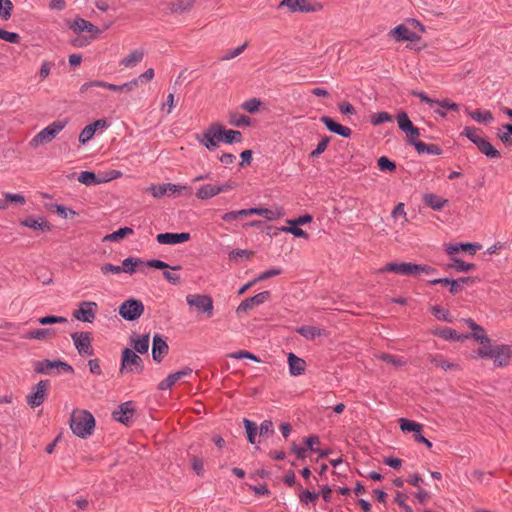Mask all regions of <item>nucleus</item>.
<instances>
[{"label":"nucleus","instance_id":"1","mask_svg":"<svg viewBox=\"0 0 512 512\" xmlns=\"http://www.w3.org/2000/svg\"><path fill=\"white\" fill-rule=\"evenodd\" d=\"M70 428L76 436L87 438L94 431L95 418L87 410H74L70 417Z\"/></svg>","mask_w":512,"mask_h":512},{"label":"nucleus","instance_id":"2","mask_svg":"<svg viewBox=\"0 0 512 512\" xmlns=\"http://www.w3.org/2000/svg\"><path fill=\"white\" fill-rule=\"evenodd\" d=\"M477 356L482 359H493L496 367H506L509 365L512 358V345L501 344L492 347L489 344L488 346L479 348Z\"/></svg>","mask_w":512,"mask_h":512},{"label":"nucleus","instance_id":"3","mask_svg":"<svg viewBox=\"0 0 512 512\" xmlns=\"http://www.w3.org/2000/svg\"><path fill=\"white\" fill-rule=\"evenodd\" d=\"M67 123L68 120L53 121L31 139L30 145L38 147L39 145L51 142L66 127Z\"/></svg>","mask_w":512,"mask_h":512},{"label":"nucleus","instance_id":"4","mask_svg":"<svg viewBox=\"0 0 512 512\" xmlns=\"http://www.w3.org/2000/svg\"><path fill=\"white\" fill-rule=\"evenodd\" d=\"M140 264H145L148 267L155 268V269H162V270L170 268V266L162 260L152 259V260H148V261L144 262L139 258L128 257L122 261V266H120V271L132 275L133 273H135L136 267ZM171 269L172 270H180L181 266H179V265L173 266V267H171Z\"/></svg>","mask_w":512,"mask_h":512},{"label":"nucleus","instance_id":"5","mask_svg":"<svg viewBox=\"0 0 512 512\" xmlns=\"http://www.w3.org/2000/svg\"><path fill=\"white\" fill-rule=\"evenodd\" d=\"M143 360L138 356L135 351L125 348L122 351L120 373H134L139 374L143 371Z\"/></svg>","mask_w":512,"mask_h":512},{"label":"nucleus","instance_id":"6","mask_svg":"<svg viewBox=\"0 0 512 512\" xmlns=\"http://www.w3.org/2000/svg\"><path fill=\"white\" fill-rule=\"evenodd\" d=\"M119 315L127 321H135L144 312V304L141 300L130 298L119 306Z\"/></svg>","mask_w":512,"mask_h":512},{"label":"nucleus","instance_id":"7","mask_svg":"<svg viewBox=\"0 0 512 512\" xmlns=\"http://www.w3.org/2000/svg\"><path fill=\"white\" fill-rule=\"evenodd\" d=\"M58 369L59 373H73V367L67 362L61 360H43L34 363V371L38 374H53V370Z\"/></svg>","mask_w":512,"mask_h":512},{"label":"nucleus","instance_id":"8","mask_svg":"<svg viewBox=\"0 0 512 512\" xmlns=\"http://www.w3.org/2000/svg\"><path fill=\"white\" fill-rule=\"evenodd\" d=\"M186 302L190 307H195L199 312L206 313L208 317L213 314V299L209 295L189 294L186 296Z\"/></svg>","mask_w":512,"mask_h":512},{"label":"nucleus","instance_id":"9","mask_svg":"<svg viewBox=\"0 0 512 512\" xmlns=\"http://www.w3.org/2000/svg\"><path fill=\"white\" fill-rule=\"evenodd\" d=\"M74 346L82 356H92L94 349L92 347V335L90 332H74L71 334Z\"/></svg>","mask_w":512,"mask_h":512},{"label":"nucleus","instance_id":"10","mask_svg":"<svg viewBox=\"0 0 512 512\" xmlns=\"http://www.w3.org/2000/svg\"><path fill=\"white\" fill-rule=\"evenodd\" d=\"M419 269H421L420 264L392 262L381 268L380 272H394L399 275H418Z\"/></svg>","mask_w":512,"mask_h":512},{"label":"nucleus","instance_id":"11","mask_svg":"<svg viewBox=\"0 0 512 512\" xmlns=\"http://www.w3.org/2000/svg\"><path fill=\"white\" fill-rule=\"evenodd\" d=\"M97 304L91 301H83L78 309L74 311L73 316L82 322L92 323L96 318Z\"/></svg>","mask_w":512,"mask_h":512},{"label":"nucleus","instance_id":"12","mask_svg":"<svg viewBox=\"0 0 512 512\" xmlns=\"http://www.w3.org/2000/svg\"><path fill=\"white\" fill-rule=\"evenodd\" d=\"M49 380H41L35 386V390L27 396V402L31 407L40 406L47 395Z\"/></svg>","mask_w":512,"mask_h":512},{"label":"nucleus","instance_id":"13","mask_svg":"<svg viewBox=\"0 0 512 512\" xmlns=\"http://www.w3.org/2000/svg\"><path fill=\"white\" fill-rule=\"evenodd\" d=\"M270 295L271 294L269 291H263L254 295L253 297L244 299L237 307L236 313L240 315L241 313L252 310L255 306L261 305L267 301L270 298Z\"/></svg>","mask_w":512,"mask_h":512},{"label":"nucleus","instance_id":"14","mask_svg":"<svg viewBox=\"0 0 512 512\" xmlns=\"http://www.w3.org/2000/svg\"><path fill=\"white\" fill-rule=\"evenodd\" d=\"M68 26L76 34L84 31L89 32L91 36H98L101 34V30L97 26L80 17H77L73 22H70Z\"/></svg>","mask_w":512,"mask_h":512},{"label":"nucleus","instance_id":"15","mask_svg":"<svg viewBox=\"0 0 512 512\" xmlns=\"http://www.w3.org/2000/svg\"><path fill=\"white\" fill-rule=\"evenodd\" d=\"M213 128L216 131H219L220 135L217 136V141L224 142L227 144L232 143H239L242 139V134L240 131L237 130H226L222 125L220 124H212Z\"/></svg>","mask_w":512,"mask_h":512},{"label":"nucleus","instance_id":"16","mask_svg":"<svg viewBox=\"0 0 512 512\" xmlns=\"http://www.w3.org/2000/svg\"><path fill=\"white\" fill-rule=\"evenodd\" d=\"M133 414V402L128 401L119 405L118 408L112 413V417L115 421L128 425Z\"/></svg>","mask_w":512,"mask_h":512},{"label":"nucleus","instance_id":"17","mask_svg":"<svg viewBox=\"0 0 512 512\" xmlns=\"http://www.w3.org/2000/svg\"><path fill=\"white\" fill-rule=\"evenodd\" d=\"M190 233H160L157 235L156 240L159 244L175 245L187 242L190 239Z\"/></svg>","mask_w":512,"mask_h":512},{"label":"nucleus","instance_id":"18","mask_svg":"<svg viewBox=\"0 0 512 512\" xmlns=\"http://www.w3.org/2000/svg\"><path fill=\"white\" fill-rule=\"evenodd\" d=\"M169 347L166 341L159 335L155 334L152 341V357L154 361L161 362L168 353Z\"/></svg>","mask_w":512,"mask_h":512},{"label":"nucleus","instance_id":"19","mask_svg":"<svg viewBox=\"0 0 512 512\" xmlns=\"http://www.w3.org/2000/svg\"><path fill=\"white\" fill-rule=\"evenodd\" d=\"M279 7H287L291 12L314 11L311 0H282Z\"/></svg>","mask_w":512,"mask_h":512},{"label":"nucleus","instance_id":"20","mask_svg":"<svg viewBox=\"0 0 512 512\" xmlns=\"http://www.w3.org/2000/svg\"><path fill=\"white\" fill-rule=\"evenodd\" d=\"M191 373H192V369L189 367H186V368L179 370L175 373H171L158 384V389L159 390L170 389L172 386H174L176 384L177 381L190 375Z\"/></svg>","mask_w":512,"mask_h":512},{"label":"nucleus","instance_id":"21","mask_svg":"<svg viewBox=\"0 0 512 512\" xmlns=\"http://www.w3.org/2000/svg\"><path fill=\"white\" fill-rule=\"evenodd\" d=\"M320 120L330 132L338 134L344 138H349L352 134V130L349 127L343 126V125L335 122L329 116H323V117H321Z\"/></svg>","mask_w":512,"mask_h":512},{"label":"nucleus","instance_id":"22","mask_svg":"<svg viewBox=\"0 0 512 512\" xmlns=\"http://www.w3.org/2000/svg\"><path fill=\"white\" fill-rule=\"evenodd\" d=\"M390 34L396 41H416L419 36L406 25L400 24L391 30Z\"/></svg>","mask_w":512,"mask_h":512},{"label":"nucleus","instance_id":"23","mask_svg":"<svg viewBox=\"0 0 512 512\" xmlns=\"http://www.w3.org/2000/svg\"><path fill=\"white\" fill-rule=\"evenodd\" d=\"M289 373L292 376H299L305 372L306 362L302 358L296 356L294 353L288 354Z\"/></svg>","mask_w":512,"mask_h":512},{"label":"nucleus","instance_id":"24","mask_svg":"<svg viewBox=\"0 0 512 512\" xmlns=\"http://www.w3.org/2000/svg\"><path fill=\"white\" fill-rule=\"evenodd\" d=\"M20 224L33 230L50 231L51 229L50 224L44 217H27Z\"/></svg>","mask_w":512,"mask_h":512},{"label":"nucleus","instance_id":"25","mask_svg":"<svg viewBox=\"0 0 512 512\" xmlns=\"http://www.w3.org/2000/svg\"><path fill=\"white\" fill-rule=\"evenodd\" d=\"M219 135V131H216L215 133L213 125H210L209 128L203 134L200 143L204 145L208 150L212 151L218 147L219 141H217V136Z\"/></svg>","mask_w":512,"mask_h":512},{"label":"nucleus","instance_id":"26","mask_svg":"<svg viewBox=\"0 0 512 512\" xmlns=\"http://www.w3.org/2000/svg\"><path fill=\"white\" fill-rule=\"evenodd\" d=\"M92 87H101L114 92H122L121 85L108 83L102 80H93L82 84L80 87V93H86Z\"/></svg>","mask_w":512,"mask_h":512},{"label":"nucleus","instance_id":"27","mask_svg":"<svg viewBox=\"0 0 512 512\" xmlns=\"http://www.w3.org/2000/svg\"><path fill=\"white\" fill-rule=\"evenodd\" d=\"M250 212L252 215H260L269 221L277 220L283 216V211L281 208L276 209H268L261 207L250 208Z\"/></svg>","mask_w":512,"mask_h":512},{"label":"nucleus","instance_id":"28","mask_svg":"<svg viewBox=\"0 0 512 512\" xmlns=\"http://www.w3.org/2000/svg\"><path fill=\"white\" fill-rule=\"evenodd\" d=\"M144 51L141 49H136L130 52L126 57L122 58L119 62L120 66L131 68L140 63L144 58Z\"/></svg>","mask_w":512,"mask_h":512},{"label":"nucleus","instance_id":"29","mask_svg":"<svg viewBox=\"0 0 512 512\" xmlns=\"http://www.w3.org/2000/svg\"><path fill=\"white\" fill-rule=\"evenodd\" d=\"M434 104L438 106V108L434 110V113L441 117L446 116L447 111L459 110V105L455 102H452L448 98H444L442 100H435Z\"/></svg>","mask_w":512,"mask_h":512},{"label":"nucleus","instance_id":"30","mask_svg":"<svg viewBox=\"0 0 512 512\" xmlns=\"http://www.w3.org/2000/svg\"><path fill=\"white\" fill-rule=\"evenodd\" d=\"M475 145L489 158L493 159L500 157V152L485 138L477 139Z\"/></svg>","mask_w":512,"mask_h":512},{"label":"nucleus","instance_id":"31","mask_svg":"<svg viewBox=\"0 0 512 512\" xmlns=\"http://www.w3.org/2000/svg\"><path fill=\"white\" fill-rule=\"evenodd\" d=\"M298 497L302 504L305 505H316V501L319 498L318 492H311L309 490H303L300 484H297Z\"/></svg>","mask_w":512,"mask_h":512},{"label":"nucleus","instance_id":"32","mask_svg":"<svg viewBox=\"0 0 512 512\" xmlns=\"http://www.w3.org/2000/svg\"><path fill=\"white\" fill-rule=\"evenodd\" d=\"M414 148L418 154H429V155H440L442 149L436 144H426L425 142L419 141L414 143Z\"/></svg>","mask_w":512,"mask_h":512},{"label":"nucleus","instance_id":"33","mask_svg":"<svg viewBox=\"0 0 512 512\" xmlns=\"http://www.w3.org/2000/svg\"><path fill=\"white\" fill-rule=\"evenodd\" d=\"M423 200L424 203L433 210H441L447 203L446 199L433 193L425 194Z\"/></svg>","mask_w":512,"mask_h":512},{"label":"nucleus","instance_id":"34","mask_svg":"<svg viewBox=\"0 0 512 512\" xmlns=\"http://www.w3.org/2000/svg\"><path fill=\"white\" fill-rule=\"evenodd\" d=\"M149 342H150L149 334H146V335H142L138 338H133L131 340V345L133 346V349L136 352H138L140 354H145L148 352Z\"/></svg>","mask_w":512,"mask_h":512},{"label":"nucleus","instance_id":"35","mask_svg":"<svg viewBox=\"0 0 512 512\" xmlns=\"http://www.w3.org/2000/svg\"><path fill=\"white\" fill-rule=\"evenodd\" d=\"M399 423H400V429L404 433L413 432L415 435L418 433H422V431H423V426L420 423H417L415 421H412V420H409L406 418H400Z\"/></svg>","mask_w":512,"mask_h":512},{"label":"nucleus","instance_id":"36","mask_svg":"<svg viewBox=\"0 0 512 512\" xmlns=\"http://www.w3.org/2000/svg\"><path fill=\"white\" fill-rule=\"evenodd\" d=\"M435 334L445 340L459 341L468 338V335H459L451 328H443L435 331Z\"/></svg>","mask_w":512,"mask_h":512},{"label":"nucleus","instance_id":"37","mask_svg":"<svg viewBox=\"0 0 512 512\" xmlns=\"http://www.w3.org/2000/svg\"><path fill=\"white\" fill-rule=\"evenodd\" d=\"M78 181L81 184H84L86 186H93V185L100 184V183L104 182L105 180H101V179L97 178V176L94 172L82 171L78 176Z\"/></svg>","mask_w":512,"mask_h":512},{"label":"nucleus","instance_id":"38","mask_svg":"<svg viewBox=\"0 0 512 512\" xmlns=\"http://www.w3.org/2000/svg\"><path fill=\"white\" fill-rule=\"evenodd\" d=\"M430 362L445 371L459 369L458 364L447 361L442 355L430 356Z\"/></svg>","mask_w":512,"mask_h":512},{"label":"nucleus","instance_id":"39","mask_svg":"<svg viewBox=\"0 0 512 512\" xmlns=\"http://www.w3.org/2000/svg\"><path fill=\"white\" fill-rule=\"evenodd\" d=\"M452 263L448 264L447 267L454 269L457 272H469L475 269V264L466 263L459 258L452 257Z\"/></svg>","mask_w":512,"mask_h":512},{"label":"nucleus","instance_id":"40","mask_svg":"<svg viewBox=\"0 0 512 512\" xmlns=\"http://www.w3.org/2000/svg\"><path fill=\"white\" fill-rule=\"evenodd\" d=\"M469 115L474 121L485 124L492 122L494 119L492 113L488 110L477 109L470 112Z\"/></svg>","mask_w":512,"mask_h":512},{"label":"nucleus","instance_id":"41","mask_svg":"<svg viewBox=\"0 0 512 512\" xmlns=\"http://www.w3.org/2000/svg\"><path fill=\"white\" fill-rule=\"evenodd\" d=\"M216 195V186L212 184H205L201 186L196 192V197L201 200L210 199Z\"/></svg>","mask_w":512,"mask_h":512},{"label":"nucleus","instance_id":"42","mask_svg":"<svg viewBox=\"0 0 512 512\" xmlns=\"http://www.w3.org/2000/svg\"><path fill=\"white\" fill-rule=\"evenodd\" d=\"M296 331L307 340H314L317 336L321 335L319 328L309 325L301 326Z\"/></svg>","mask_w":512,"mask_h":512},{"label":"nucleus","instance_id":"43","mask_svg":"<svg viewBox=\"0 0 512 512\" xmlns=\"http://www.w3.org/2000/svg\"><path fill=\"white\" fill-rule=\"evenodd\" d=\"M472 283H474V279L471 277H461L455 280L453 279L452 282H450V292L452 294H457L463 290L465 285Z\"/></svg>","mask_w":512,"mask_h":512},{"label":"nucleus","instance_id":"44","mask_svg":"<svg viewBox=\"0 0 512 512\" xmlns=\"http://www.w3.org/2000/svg\"><path fill=\"white\" fill-rule=\"evenodd\" d=\"M133 234V229L130 227H122L117 231H114L111 234H108L104 237V241H119L127 235Z\"/></svg>","mask_w":512,"mask_h":512},{"label":"nucleus","instance_id":"45","mask_svg":"<svg viewBox=\"0 0 512 512\" xmlns=\"http://www.w3.org/2000/svg\"><path fill=\"white\" fill-rule=\"evenodd\" d=\"M378 358L383 362L391 364L395 367H401L406 364V361L402 357H398L388 353H381Z\"/></svg>","mask_w":512,"mask_h":512},{"label":"nucleus","instance_id":"46","mask_svg":"<svg viewBox=\"0 0 512 512\" xmlns=\"http://www.w3.org/2000/svg\"><path fill=\"white\" fill-rule=\"evenodd\" d=\"M243 423H244L245 430H246V433H247L248 441L251 444H254L255 443V439H256V435H257V430H258L257 425L254 422H252V421H250L249 419H246V418L243 420Z\"/></svg>","mask_w":512,"mask_h":512},{"label":"nucleus","instance_id":"47","mask_svg":"<svg viewBox=\"0 0 512 512\" xmlns=\"http://www.w3.org/2000/svg\"><path fill=\"white\" fill-rule=\"evenodd\" d=\"M392 119L393 118L389 113L383 111V112H378V113H374L373 115H371L370 122L372 125L378 126L385 122H391Z\"/></svg>","mask_w":512,"mask_h":512},{"label":"nucleus","instance_id":"48","mask_svg":"<svg viewBox=\"0 0 512 512\" xmlns=\"http://www.w3.org/2000/svg\"><path fill=\"white\" fill-rule=\"evenodd\" d=\"M13 11V3L11 0H0V17L3 20H8Z\"/></svg>","mask_w":512,"mask_h":512},{"label":"nucleus","instance_id":"49","mask_svg":"<svg viewBox=\"0 0 512 512\" xmlns=\"http://www.w3.org/2000/svg\"><path fill=\"white\" fill-rule=\"evenodd\" d=\"M431 312L438 320L446 321L449 323L452 322L450 313L447 310L441 308L440 306H433L431 308Z\"/></svg>","mask_w":512,"mask_h":512},{"label":"nucleus","instance_id":"50","mask_svg":"<svg viewBox=\"0 0 512 512\" xmlns=\"http://www.w3.org/2000/svg\"><path fill=\"white\" fill-rule=\"evenodd\" d=\"M67 322H68L67 318L62 317V316H54V315L44 316V317H40L38 319V323L41 325H50V324L67 323Z\"/></svg>","mask_w":512,"mask_h":512},{"label":"nucleus","instance_id":"51","mask_svg":"<svg viewBox=\"0 0 512 512\" xmlns=\"http://www.w3.org/2000/svg\"><path fill=\"white\" fill-rule=\"evenodd\" d=\"M0 39L9 43L18 44L21 37L18 33L6 31L0 28Z\"/></svg>","mask_w":512,"mask_h":512},{"label":"nucleus","instance_id":"52","mask_svg":"<svg viewBox=\"0 0 512 512\" xmlns=\"http://www.w3.org/2000/svg\"><path fill=\"white\" fill-rule=\"evenodd\" d=\"M94 128L88 124L85 126L79 134V142L81 144H86L89 140H91L95 134Z\"/></svg>","mask_w":512,"mask_h":512},{"label":"nucleus","instance_id":"53","mask_svg":"<svg viewBox=\"0 0 512 512\" xmlns=\"http://www.w3.org/2000/svg\"><path fill=\"white\" fill-rule=\"evenodd\" d=\"M397 123L399 129L403 132L410 129V127L413 125L406 112H400L397 115Z\"/></svg>","mask_w":512,"mask_h":512},{"label":"nucleus","instance_id":"54","mask_svg":"<svg viewBox=\"0 0 512 512\" xmlns=\"http://www.w3.org/2000/svg\"><path fill=\"white\" fill-rule=\"evenodd\" d=\"M377 164L381 171L392 172L396 169V164L386 156L380 157L377 161Z\"/></svg>","mask_w":512,"mask_h":512},{"label":"nucleus","instance_id":"55","mask_svg":"<svg viewBox=\"0 0 512 512\" xmlns=\"http://www.w3.org/2000/svg\"><path fill=\"white\" fill-rule=\"evenodd\" d=\"M329 142L330 137H323L317 144L316 148L310 153V157L315 158L321 155L327 149Z\"/></svg>","mask_w":512,"mask_h":512},{"label":"nucleus","instance_id":"56","mask_svg":"<svg viewBox=\"0 0 512 512\" xmlns=\"http://www.w3.org/2000/svg\"><path fill=\"white\" fill-rule=\"evenodd\" d=\"M230 123L237 127L249 126L251 119L246 115L235 114L231 117Z\"/></svg>","mask_w":512,"mask_h":512},{"label":"nucleus","instance_id":"57","mask_svg":"<svg viewBox=\"0 0 512 512\" xmlns=\"http://www.w3.org/2000/svg\"><path fill=\"white\" fill-rule=\"evenodd\" d=\"M260 105H261L260 100H258L256 98H252V99H249V100L243 102L241 107H242V109H244L245 111H247L249 113H255L259 110Z\"/></svg>","mask_w":512,"mask_h":512},{"label":"nucleus","instance_id":"58","mask_svg":"<svg viewBox=\"0 0 512 512\" xmlns=\"http://www.w3.org/2000/svg\"><path fill=\"white\" fill-rule=\"evenodd\" d=\"M49 335H51L50 329H36L27 335V338L29 339H36V340H45Z\"/></svg>","mask_w":512,"mask_h":512},{"label":"nucleus","instance_id":"59","mask_svg":"<svg viewBox=\"0 0 512 512\" xmlns=\"http://www.w3.org/2000/svg\"><path fill=\"white\" fill-rule=\"evenodd\" d=\"M280 230L282 232L290 233L295 237L306 238V239L308 238V234L303 229L299 228L298 226L290 225L289 227H282V228H280Z\"/></svg>","mask_w":512,"mask_h":512},{"label":"nucleus","instance_id":"60","mask_svg":"<svg viewBox=\"0 0 512 512\" xmlns=\"http://www.w3.org/2000/svg\"><path fill=\"white\" fill-rule=\"evenodd\" d=\"M471 337L482 344L483 346H488L491 342L490 338L486 335L485 330L482 328V331H473Z\"/></svg>","mask_w":512,"mask_h":512},{"label":"nucleus","instance_id":"61","mask_svg":"<svg viewBox=\"0 0 512 512\" xmlns=\"http://www.w3.org/2000/svg\"><path fill=\"white\" fill-rule=\"evenodd\" d=\"M192 469L198 476H202L204 473V462L203 459L197 456L191 458Z\"/></svg>","mask_w":512,"mask_h":512},{"label":"nucleus","instance_id":"62","mask_svg":"<svg viewBox=\"0 0 512 512\" xmlns=\"http://www.w3.org/2000/svg\"><path fill=\"white\" fill-rule=\"evenodd\" d=\"M51 208H54L58 215L64 219L68 218L69 215L74 216L76 214L74 210L68 209L60 204H53L51 205Z\"/></svg>","mask_w":512,"mask_h":512},{"label":"nucleus","instance_id":"63","mask_svg":"<svg viewBox=\"0 0 512 512\" xmlns=\"http://www.w3.org/2000/svg\"><path fill=\"white\" fill-rule=\"evenodd\" d=\"M252 252L243 249H234L229 253V259L238 261L239 259L246 257L249 258Z\"/></svg>","mask_w":512,"mask_h":512},{"label":"nucleus","instance_id":"64","mask_svg":"<svg viewBox=\"0 0 512 512\" xmlns=\"http://www.w3.org/2000/svg\"><path fill=\"white\" fill-rule=\"evenodd\" d=\"M503 133L501 134H498L500 140L503 142V143H508L511 141V136H512V124L510 123H507V124H504L503 125Z\"/></svg>","mask_w":512,"mask_h":512}]
</instances>
